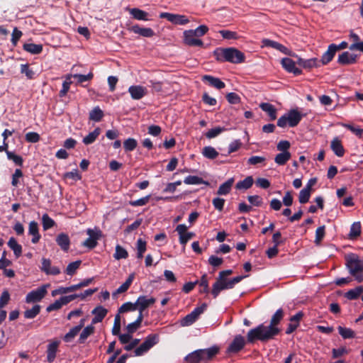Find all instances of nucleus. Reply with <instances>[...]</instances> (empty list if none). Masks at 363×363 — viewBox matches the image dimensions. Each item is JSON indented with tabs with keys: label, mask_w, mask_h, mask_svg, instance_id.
I'll return each mask as SVG.
<instances>
[{
	"label": "nucleus",
	"mask_w": 363,
	"mask_h": 363,
	"mask_svg": "<svg viewBox=\"0 0 363 363\" xmlns=\"http://www.w3.org/2000/svg\"><path fill=\"white\" fill-rule=\"evenodd\" d=\"M280 332L278 327H272L270 325H264L260 324L255 328L250 330L247 335V339L249 342H253L255 340L267 342L273 339Z\"/></svg>",
	"instance_id": "obj_1"
},
{
	"label": "nucleus",
	"mask_w": 363,
	"mask_h": 363,
	"mask_svg": "<svg viewBox=\"0 0 363 363\" xmlns=\"http://www.w3.org/2000/svg\"><path fill=\"white\" fill-rule=\"evenodd\" d=\"M216 59L220 62L240 64L245 62V54L235 48H218L213 52Z\"/></svg>",
	"instance_id": "obj_2"
},
{
	"label": "nucleus",
	"mask_w": 363,
	"mask_h": 363,
	"mask_svg": "<svg viewBox=\"0 0 363 363\" xmlns=\"http://www.w3.org/2000/svg\"><path fill=\"white\" fill-rule=\"evenodd\" d=\"M218 352V347L213 346L207 349L195 350L184 358L188 363H200L211 359Z\"/></svg>",
	"instance_id": "obj_3"
},
{
	"label": "nucleus",
	"mask_w": 363,
	"mask_h": 363,
	"mask_svg": "<svg viewBox=\"0 0 363 363\" xmlns=\"http://www.w3.org/2000/svg\"><path fill=\"white\" fill-rule=\"evenodd\" d=\"M346 266L356 281L359 283L363 281V259L356 255H349L346 257Z\"/></svg>",
	"instance_id": "obj_4"
},
{
	"label": "nucleus",
	"mask_w": 363,
	"mask_h": 363,
	"mask_svg": "<svg viewBox=\"0 0 363 363\" xmlns=\"http://www.w3.org/2000/svg\"><path fill=\"white\" fill-rule=\"evenodd\" d=\"M303 116L296 109L290 110L278 119L277 125L280 128H285L287 125L290 127H295L299 123Z\"/></svg>",
	"instance_id": "obj_5"
},
{
	"label": "nucleus",
	"mask_w": 363,
	"mask_h": 363,
	"mask_svg": "<svg viewBox=\"0 0 363 363\" xmlns=\"http://www.w3.org/2000/svg\"><path fill=\"white\" fill-rule=\"evenodd\" d=\"M159 342V335L151 334L146 337L144 342L134 350V356L138 357L145 354Z\"/></svg>",
	"instance_id": "obj_6"
},
{
	"label": "nucleus",
	"mask_w": 363,
	"mask_h": 363,
	"mask_svg": "<svg viewBox=\"0 0 363 363\" xmlns=\"http://www.w3.org/2000/svg\"><path fill=\"white\" fill-rule=\"evenodd\" d=\"M207 305L203 303L201 306L195 308L190 313L186 315L180 321V325L186 327L192 325L206 309Z\"/></svg>",
	"instance_id": "obj_7"
},
{
	"label": "nucleus",
	"mask_w": 363,
	"mask_h": 363,
	"mask_svg": "<svg viewBox=\"0 0 363 363\" xmlns=\"http://www.w3.org/2000/svg\"><path fill=\"white\" fill-rule=\"evenodd\" d=\"M50 284H44L30 291L26 296V302L32 303L40 301L47 294Z\"/></svg>",
	"instance_id": "obj_8"
},
{
	"label": "nucleus",
	"mask_w": 363,
	"mask_h": 363,
	"mask_svg": "<svg viewBox=\"0 0 363 363\" xmlns=\"http://www.w3.org/2000/svg\"><path fill=\"white\" fill-rule=\"evenodd\" d=\"M86 233L89 235V238L84 240L83 245L92 249L96 246L97 240L101 236V231L97 228H95L94 229L89 228L86 230Z\"/></svg>",
	"instance_id": "obj_9"
},
{
	"label": "nucleus",
	"mask_w": 363,
	"mask_h": 363,
	"mask_svg": "<svg viewBox=\"0 0 363 363\" xmlns=\"http://www.w3.org/2000/svg\"><path fill=\"white\" fill-rule=\"evenodd\" d=\"M188 227L185 224H179L176 228V231L179 235V242L185 245L196 235L193 232H187Z\"/></svg>",
	"instance_id": "obj_10"
},
{
	"label": "nucleus",
	"mask_w": 363,
	"mask_h": 363,
	"mask_svg": "<svg viewBox=\"0 0 363 363\" xmlns=\"http://www.w3.org/2000/svg\"><path fill=\"white\" fill-rule=\"evenodd\" d=\"M160 17L177 25H185L189 23L188 18L184 15L164 12L160 14Z\"/></svg>",
	"instance_id": "obj_11"
},
{
	"label": "nucleus",
	"mask_w": 363,
	"mask_h": 363,
	"mask_svg": "<svg viewBox=\"0 0 363 363\" xmlns=\"http://www.w3.org/2000/svg\"><path fill=\"white\" fill-rule=\"evenodd\" d=\"M245 344V340L243 336L240 335H236L233 342L230 344L227 349V352L229 353H236L241 350Z\"/></svg>",
	"instance_id": "obj_12"
},
{
	"label": "nucleus",
	"mask_w": 363,
	"mask_h": 363,
	"mask_svg": "<svg viewBox=\"0 0 363 363\" xmlns=\"http://www.w3.org/2000/svg\"><path fill=\"white\" fill-rule=\"evenodd\" d=\"M196 37L197 36L193 33V30H185L184 32V40L185 44L189 46H203V41Z\"/></svg>",
	"instance_id": "obj_13"
},
{
	"label": "nucleus",
	"mask_w": 363,
	"mask_h": 363,
	"mask_svg": "<svg viewBox=\"0 0 363 363\" xmlns=\"http://www.w3.org/2000/svg\"><path fill=\"white\" fill-rule=\"evenodd\" d=\"M156 301V299L153 297L147 298L145 296H140L137 301V308L139 311V314H143V312L148 308L150 305H152Z\"/></svg>",
	"instance_id": "obj_14"
},
{
	"label": "nucleus",
	"mask_w": 363,
	"mask_h": 363,
	"mask_svg": "<svg viewBox=\"0 0 363 363\" xmlns=\"http://www.w3.org/2000/svg\"><path fill=\"white\" fill-rule=\"evenodd\" d=\"M72 301H73L72 296H62L58 300H56L54 303L50 304L47 307L46 311H47V312H51L53 311L59 310L63 306L69 303Z\"/></svg>",
	"instance_id": "obj_15"
},
{
	"label": "nucleus",
	"mask_w": 363,
	"mask_h": 363,
	"mask_svg": "<svg viewBox=\"0 0 363 363\" xmlns=\"http://www.w3.org/2000/svg\"><path fill=\"white\" fill-rule=\"evenodd\" d=\"M94 317L91 320L92 325L101 323L108 313V310L101 306H96L91 311Z\"/></svg>",
	"instance_id": "obj_16"
},
{
	"label": "nucleus",
	"mask_w": 363,
	"mask_h": 363,
	"mask_svg": "<svg viewBox=\"0 0 363 363\" xmlns=\"http://www.w3.org/2000/svg\"><path fill=\"white\" fill-rule=\"evenodd\" d=\"M282 67L288 72L295 75L301 74V70L296 67L295 62L290 58L285 57L281 60Z\"/></svg>",
	"instance_id": "obj_17"
},
{
	"label": "nucleus",
	"mask_w": 363,
	"mask_h": 363,
	"mask_svg": "<svg viewBox=\"0 0 363 363\" xmlns=\"http://www.w3.org/2000/svg\"><path fill=\"white\" fill-rule=\"evenodd\" d=\"M262 43L264 44V45L273 48L277 50H279L280 52H281L284 54L292 55V56L294 55V54H292L291 52L286 47L279 43L278 42H276V41H274V40H272L269 39H264L262 40Z\"/></svg>",
	"instance_id": "obj_18"
},
{
	"label": "nucleus",
	"mask_w": 363,
	"mask_h": 363,
	"mask_svg": "<svg viewBox=\"0 0 363 363\" xmlns=\"http://www.w3.org/2000/svg\"><path fill=\"white\" fill-rule=\"evenodd\" d=\"M128 92L130 93L132 99L139 100L147 94V89L139 85L130 86L128 88Z\"/></svg>",
	"instance_id": "obj_19"
},
{
	"label": "nucleus",
	"mask_w": 363,
	"mask_h": 363,
	"mask_svg": "<svg viewBox=\"0 0 363 363\" xmlns=\"http://www.w3.org/2000/svg\"><path fill=\"white\" fill-rule=\"evenodd\" d=\"M41 269L48 274L57 275L60 273V269L57 267H52L50 260L45 258L42 259Z\"/></svg>",
	"instance_id": "obj_20"
},
{
	"label": "nucleus",
	"mask_w": 363,
	"mask_h": 363,
	"mask_svg": "<svg viewBox=\"0 0 363 363\" xmlns=\"http://www.w3.org/2000/svg\"><path fill=\"white\" fill-rule=\"evenodd\" d=\"M337 52L336 45L330 44L328 46V48L325 52L323 53L321 57V63L322 65H327L329 63L333 58L334 57L335 53Z\"/></svg>",
	"instance_id": "obj_21"
},
{
	"label": "nucleus",
	"mask_w": 363,
	"mask_h": 363,
	"mask_svg": "<svg viewBox=\"0 0 363 363\" xmlns=\"http://www.w3.org/2000/svg\"><path fill=\"white\" fill-rule=\"evenodd\" d=\"M56 242L63 251L67 252L69 250L70 240L67 234L60 233L56 238Z\"/></svg>",
	"instance_id": "obj_22"
},
{
	"label": "nucleus",
	"mask_w": 363,
	"mask_h": 363,
	"mask_svg": "<svg viewBox=\"0 0 363 363\" xmlns=\"http://www.w3.org/2000/svg\"><path fill=\"white\" fill-rule=\"evenodd\" d=\"M247 276H238L231 279H228V278H223L221 277H218V279H220V281L223 283V285L225 289H230L234 287V286L241 281L244 278Z\"/></svg>",
	"instance_id": "obj_23"
},
{
	"label": "nucleus",
	"mask_w": 363,
	"mask_h": 363,
	"mask_svg": "<svg viewBox=\"0 0 363 363\" xmlns=\"http://www.w3.org/2000/svg\"><path fill=\"white\" fill-rule=\"evenodd\" d=\"M357 60V55L346 51L339 55L337 62L340 65L353 64Z\"/></svg>",
	"instance_id": "obj_24"
},
{
	"label": "nucleus",
	"mask_w": 363,
	"mask_h": 363,
	"mask_svg": "<svg viewBox=\"0 0 363 363\" xmlns=\"http://www.w3.org/2000/svg\"><path fill=\"white\" fill-rule=\"evenodd\" d=\"M60 345L59 341H52L48 345V350H47V359L48 361L50 363H52L55 357H56V353L57 351V347Z\"/></svg>",
	"instance_id": "obj_25"
},
{
	"label": "nucleus",
	"mask_w": 363,
	"mask_h": 363,
	"mask_svg": "<svg viewBox=\"0 0 363 363\" xmlns=\"http://www.w3.org/2000/svg\"><path fill=\"white\" fill-rule=\"evenodd\" d=\"M303 316V313L301 312L297 313L290 318V323L286 328V333H292L298 326L299 321Z\"/></svg>",
	"instance_id": "obj_26"
},
{
	"label": "nucleus",
	"mask_w": 363,
	"mask_h": 363,
	"mask_svg": "<svg viewBox=\"0 0 363 363\" xmlns=\"http://www.w3.org/2000/svg\"><path fill=\"white\" fill-rule=\"evenodd\" d=\"M132 32L139 34L143 37L150 38L155 35V32L150 28H141L138 25L133 26L130 29Z\"/></svg>",
	"instance_id": "obj_27"
},
{
	"label": "nucleus",
	"mask_w": 363,
	"mask_h": 363,
	"mask_svg": "<svg viewBox=\"0 0 363 363\" xmlns=\"http://www.w3.org/2000/svg\"><path fill=\"white\" fill-rule=\"evenodd\" d=\"M28 233L33 236L31 242L33 243H37L40 239V235L39 234L38 225L35 221H31L29 223Z\"/></svg>",
	"instance_id": "obj_28"
},
{
	"label": "nucleus",
	"mask_w": 363,
	"mask_h": 363,
	"mask_svg": "<svg viewBox=\"0 0 363 363\" xmlns=\"http://www.w3.org/2000/svg\"><path fill=\"white\" fill-rule=\"evenodd\" d=\"M330 147L333 152L337 156V157H342L345 154V150L344 147L341 143V141L337 138H335L332 141L330 144Z\"/></svg>",
	"instance_id": "obj_29"
},
{
	"label": "nucleus",
	"mask_w": 363,
	"mask_h": 363,
	"mask_svg": "<svg viewBox=\"0 0 363 363\" xmlns=\"http://www.w3.org/2000/svg\"><path fill=\"white\" fill-rule=\"evenodd\" d=\"M95 332V328L92 323L86 326L80 333L78 342L80 344H83L85 342L86 339L91 335H93Z\"/></svg>",
	"instance_id": "obj_30"
},
{
	"label": "nucleus",
	"mask_w": 363,
	"mask_h": 363,
	"mask_svg": "<svg viewBox=\"0 0 363 363\" xmlns=\"http://www.w3.org/2000/svg\"><path fill=\"white\" fill-rule=\"evenodd\" d=\"M129 13L136 20L138 21H148V13L138 8H133L128 9Z\"/></svg>",
	"instance_id": "obj_31"
},
{
	"label": "nucleus",
	"mask_w": 363,
	"mask_h": 363,
	"mask_svg": "<svg viewBox=\"0 0 363 363\" xmlns=\"http://www.w3.org/2000/svg\"><path fill=\"white\" fill-rule=\"evenodd\" d=\"M203 80L206 81L211 86L221 89L225 87V84L220 79L210 76L205 75L203 77Z\"/></svg>",
	"instance_id": "obj_32"
},
{
	"label": "nucleus",
	"mask_w": 363,
	"mask_h": 363,
	"mask_svg": "<svg viewBox=\"0 0 363 363\" xmlns=\"http://www.w3.org/2000/svg\"><path fill=\"white\" fill-rule=\"evenodd\" d=\"M261 109L266 112L269 116L272 121H274L277 118V109L275 107L269 103H262L259 105Z\"/></svg>",
	"instance_id": "obj_33"
},
{
	"label": "nucleus",
	"mask_w": 363,
	"mask_h": 363,
	"mask_svg": "<svg viewBox=\"0 0 363 363\" xmlns=\"http://www.w3.org/2000/svg\"><path fill=\"white\" fill-rule=\"evenodd\" d=\"M234 183V179L230 178L225 182L223 183L218 188L217 194L218 195H226L230 190Z\"/></svg>",
	"instance_id": "obj_34"
},
{
	"label": "nucleus",
	"mask_w": 363,
	"mask_h": 363,
	"mask_svg": "<svg viewBox=\"0 0 363 363\" xmlns=\"http://www.w3.org/2000/svg\"><path fill=\"white\" fill-rule=\"evenodd\" d=\"M101 133V129L99 128H96L94 131L89 133L86 136H85L82 142L84 145H91L96 140L99 135Z\"/></svg>",
	"instance_id": "obj_35"
},
{
	"label": "nucleus",
	"mask_w": 363,
	"mask_h": 363,
	"mask_svg": "<svg viewBox=\"0 0 363 363\" xmlns=\"http://www.w3.org/2000/svg\"><path fill=\"white\" fill-rule=\"evenodd\" d=\"M8 246L13 251L16 257H18L21 255L22 247L17 242L14 238H10L8 242Z\"/></svg>",
	"instance_id": "obj_36"
},
{
	"label": "nucleus",
	"mask_w": 363,
	"mask_h": 363,
	"mask_svg": "<svg viewBox=\"0 0 363 363\" xmlns=\"http://www.w3.org/2000/svg\"><path fill=\"white\" fill-rule=\"evenodd\" d=\"M291 155L289 152H281L276 155L274 162L278 165H284L291 159Z\"/></svg>",
	"instance_id": "obj_37"
},
{
	"label": "nucleus",
	"mask_w": 363,
	"mask_h": 363,
	"mask_svg": "<svg viewBox=\"0 0 363 363\" xmlns=\"http://www.w3.org/2000/svg\"><path fill=\"white\" fill-rule=\"evenodd\" d=\"M202 155L206 158L213 160L218 156V151L211 146H206L202 150Z\"/></svg>",
	"instance_id": "obj_38"
},
{
	"label": "nucleus",
	"mask_w": 363,
	"mask_h": 363,
	"mask_svg": "<svg viewBox=\"0 0 363 363\" xmlns=\"http://www.w3.org/2000/svg\"><path fill=\"white\" fill-rule=\"evenodd\" d=\"M143 319V315L139 314L137 319L134 322L129 323L127 325L126 330H128V333L131 334L135 332L140 327Z\"/></svg>",
	"instance_id": "obj_39"
},
{
	"label": "nucleus",
	"mask_w": 363,
	"mask_h": 363,
	"mask_svg": "<svg viewBox=\"0 0 363 363\" xmlns=\"http://www.w3.org/2000/svg\"><path fill=\"white\" fill-rule=\"evenodd\" d=\"M254 180L252 176L247 177L245 179L238 182L236 184V189H250L252 184H253Z\"/></svg>",
	"instance_id": "obj_40"
},
{
	"label": "nucleus",
	"mask_w": 363,
	"mask_h": 363,
	"mask_svg": "<svg viewBox=\"0 0 363 363\" xmlns=\"http://www.w3.org/2000/svg\"><path fill=\"white\" fill-rule=\"evenodd\" d=\"M184 182L188 185L201 184H204L206 185L208 184V182L204 181L202 178H201L198 176H191V175L186 177L184 179Z\"/></svg>",
	"instance_id": "obj_41"
},
{
	"label": "nucleus",
	"mask_w": 363,
	"mask_h": 363,
	"mask_svg": "<svg viewBox=\"0 0 363 363\" xmlns=\"http://www.w3.org/2000/svg\"><path fill=\"white\" fill-rule=\"evenodd\" d=\"M103 116V111L99 106L94 108L89 113V119L95 122L100 121Z\"/></svg>",
	"instance_id": "obj_42"
},
{
	"label": "nucleus",
	"mask_w": 363,
	"mask_h": 363,
	"mask_svg": "<svg viewBox=\"0 0 363 363\" xmlns=\"http://www.w3.org/2000/svg\"><path fill=\"white\" fill-rule=\"evenodd\" d=\"M40 306L35 305L31 308L24 311V317L27 319H33L35 318L40 312Z\"/></svg>",
	"instance_id": "obj_43"
},
{
	"label": "nucleus",
	"mask_w": 363,
	"mask_h": 363,
	"mask_svg": "<svg viewBox=\"0 0 363 363\" xmlns=\"http://www.w3.org/2000/svg\"><path fill=\"white\" fill-rule=\"evenodd\" d=\"M23 49L31 54H39L43 50V46L33 43H26L23 45Z\"/></svg>",
	"instance_id": "obj_44"
},
{
	"label": "nucleus",
	"mask_w": 363,
	"mask_h": 363,
	"mask_svg": "<svg viewBox=\"0 0 363 363\" xmlns=\"http://www.w3.org/2000/svg\"><path fill=\"white\" fill-rule=\"evenodd\" d=\"M337 330L339 334L344 339L354 338L355 337V333L350 328L338 326Z\"/></svg>",
	"instance_id": "obj_45"
},
{
	"label": "nucleus",
	"mask_w": 363,
	"mask_h": 363,
	"mask_svg": "<svg viewBox=\"0 0 363 363\" xmlns=\"http://www.w3.org/2000/svg\"><path fill=\"white\" fill-rule=\"evenodd\" d=\"M283 310L281 308L278 309L272 315L269 325L272 327H277V325L283 318Z\"/></svg>",
	"instance_id": "obj_46"
},
{
	"label": "nucleus",
	"mask_w": 363,
	"mask_h": 363,
	"mask_svg": "<svg viewBox=\"0 0 363 363\" xmlns=\"http://www.w3.org/2000/svg\"><path fill=\"white\" fill-rule=\"evenodd\" d=\"M136 248H137V257L138 259H142L143 257V255L147 249L146 242L143 240L141 238H139L137 240Z\"/></svg>",
	"instance_id": "obj_47"
},
{
	"label": "nucleus",
	"mask_w": 363,
	"mask_h": 363,
	"mask_svg": "<svg viewBox=\"0 0 363 363\" xmlns=\"http://www.w3.org/2000/svg\"><path fill=\"white\" fill-rule=\"evenodd\" d=\"M363 291L362 286H357L353 289L348 291L345 294V297L350 300H354L357 298Z\"/></svg>",
	"instance_id": "obj_48"
},
{
	"label": "nucleus",
	"mask_w": 363,
	"mask_h": 363,
	"mask_svg": "<svg viewBox=\"0 0 363 363\" xmlns=\"http://www.w3.org/2000/svg\"><path fill=\"white\" fill-rule=\"evenodd\" d=\"M128 256L127 250L119 245L116 246V251L113 255V257L119 260L121 259H126Z\"/></svg>",
	"instance_id": "obj_49"
},
{
	"label": "nucleus",
	"mask_w": 363,
	"mask_h": 363,
	"mask_svg": "<svg viewBox=\"0 0 363 363\" xmlns=\"http://www.w3.org/2000/svg\"><path fill=\"white\" fill-rule=\"evenodd\" d=\"M133 279H134V274H130L128 277V278L127 279V280L121 286H120L118 288L116 291L115 293H113V295H115L116 294H121V293L126 291L128 289V288L130 287V286L131 285V284L133 281Z\"/></svg>",
	"instance_id": "obj_50"
},
{
	"label": "nucleus",
	"mask_w": 363,
	"mask_h": 363,
	"mask_svg": "<svg viewBox=\"0 0 363 363\" xmlns=\"http://www.w3.org/2000/svg\"><path fill=\"white\" fill-rule=\"evenodd\" d=\"M72 77V74H67L65 77L66 79L62 83V88L60 90V94H59L60 96L63 97L68 92L69 87H70V84H72V82H71Z\"/></svg>",
	"instance_id": "obj_51"
},
{
	"label": "nucleus",
	"mask_w": 363,
	"mask_h": 363,
	"mask_svg": "<svg viewBox=\"0 0 363 363\" xmlns=\"http://www.w3.org/2000/svg\"><path fill=\"white\" fill-rule=\"evenodd\" d=\"M223 290H225V289L224 288L223 283L220 281V279H218V277L212 287L211 294L213 296V298H216Z\"/></svg>",
	"instance_id": "obj_52"
},
{
	"label": "nucleus",
	"mask_w": 363,
	"mask_h": 363,
	"mask_svg": "<svg viewBox=\"0 0 363 363\" xmlns=\"http://www.w3.org/2000/svg\"><path fill=\"white\" fill-rule=\"evenodd\" d=\"M136 310H138L136 302H126L119 308L118 311L119 313H123L128 311H135Z\"/></svg>",
	"instance_id": "obj_53"
},
{
	"label": "nucleus",
	"mask_w": 363,
	"mask_h": 363,
	"mask_svg": "<svg viewBox=\"0 0 363 363\" xmlns=\"http://www.w3.org/2000/svg\"><path fill=\"white\" fill-rule=\"evenodd\" d=\"M81 262H82L80 260H77L69 263L66 268V274L71 276L74 274L76 271L79 269Z\"/></svg>",
	"instance_id": "obj_54"
},
{
	"label": "nucleus",
	"mask_w": 363,
	"mask_h": 363,
	"mask_svg": "<svg viewBox=\"0 0 363 363\" xmlns=\"http://www.w3.org/2000/svg\"><path fill=\"white\" fill-rule=\"evenodd\" d=\"M137 140L134 138H129L123 142V147L125 151H133L137 147Z\"/></svg>",
	"instance_id": "obj_55"
},
{
	"label": "nucleus",
	"mask_w": 363,
	"mask_h": 363,
	"mask_svg": "<svg viewBox=\"0 0 363 363\" xmlns=\"http://www.w3.org/2000/svg\"><path fill=\"white\" fill-rule=\"evenodd\" d=\"M43 227L45 230L54 226L55 221L48 214L45 213L42 216Z\"/></svg>",
	"instance_id": "obj_56"
},
{
	"label": "nucleus",
	"mask_w": 363,
	"mask_h": 363,
	"mask_svg": "<svg viewBox=\"0 0 363 363\" xmlns=\"http://www.w3.org/2000/svg\"><path fill=\"white\" fill-rule=\"evenodd\" d=\"M361 233V224L359 222L354 223L350 228V237L351 238H357Z\"/></svg>",
	"instance_id": "obj_57"
},
{
	"label": "nucleus",
	"mask_w": 363,
	"mask_h": 363,
	"mask_svg": "<svg viewBox=\"0 0 363 363\" xmlns=\"http://www.w3.org/2000/svg\"><path fill=\"white\" fill-rule=\"evenodd\" d=\"M79 330L76 326L72 328L67 333L65 334V335L63 337L64 341L66 342H71L76 335L79 333Z\"/></svg>",
	"instance_id": "obj_58"
},
{
	"label": "nucleus",
	"mask_w": 363,
	"mask_h": 363,
	"mask_svg": "<svg viewBox=\"0 0 363 363\" xmlns=\"http://www.w3.org/2000/svg\"><path fill=\"white\" fill-rule=\"evenodd\" d=\"M225 130V128L216 127V128L210 129L206 133V136L207 138L211 139V138L217 137L218 135H220L222 132H223Z\"/></svg>",
	"instance_id": "obj_59"
},
{
	"label": "nucleus",
	"mask_w": 363,
	"mask_h": 363,
	"mask_svg": "<svg viewBox=\"0 0 363 363\" xmlns=\"http://www.w3.org/2000/svg\"><path fill=\"white\" fill-rule=\"evenodd\" d=\"M6 155L8 159L12 160L16 164L19 166L23 165V160L21 156L17 155L14 152L10 151H6Z\"/></svg>",
	"instance_id": "obj_60"
},
{
	"label": "nucleus",
	"mask_w": 363,
	"mask_h": 363,
	"mask_svg": "<svg viewBox=\"0 0 363 363\" xmlns=\"http://www.w3.org/2000/svg\"><path fill=\"white\" fill-rule=\"evenodd\" d=\"M325 236V226L322 225L318 227L315 230V243L316 245H319L320 244L321 240Z\"/></svg>",
	"instance_id": "obj_61"
},
{
	"label": "nucleus",
	"mask_w": 363,
	"mask_h": 363,
	"mask_svg": "<svg viewBox=\"0 0 363 363\" xmlns=\"http://www.w3.org/2000/svg\"><path fill=\"white\" fill-rule=\"evenodd\" d=\"M72 77L76 78L77 79V82L81 84L86 81H90L94 77V74L92 72H89V74L84 75V74H72Z\"/></svg>",
	"instance_id": "obj_62"
},
{
	"label": "nucleus",
	"mask_w": 363,
	"mask_h": 363,
	"mask_svg": "<svg viewBox=\"0 0 363 363\" xmlns=\"http://www.w3.org/2000/svg\"><path fill=\"white\" fill-rule=\"evenodd\" d=\"M150 199V195H147L145 197L140 198L138 200L130 201V205L132 206H142L146 205Z\"/></svg>",
	"instance_id": "obj_63"
},
{
	"label": "nucleus",
	"mask_w": 363,
	"mask_h": 363,
	"mask_svg": "<svg viewBox=\"0 0 363 363\" xmlns=\"http://www.w3.org/2000/svg\"><path fill=\"white\" fill-rule=\"evenodd\" d=\"M311 191L303 189L301 190L298 196V201L301 203H306L309 201Z\"/></svg>",
	"instance_id": "obj_64"
}]
</instances>
